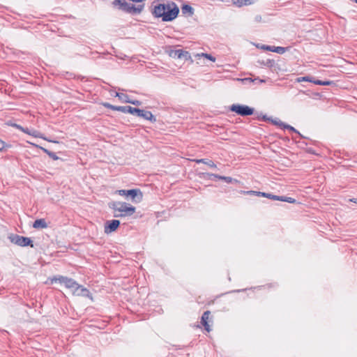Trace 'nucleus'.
<instances>
[{"label":"nucleus","instance_id":"f8f14e48","mask_svg":"<svg viewBox=\"0 0 357 357\" xmlns=\"http://www.w3.org/2000/svg\"><path fill=\"white\" fill-rule=\"evenodd\" d=\"M33 227L35 229H45L47 227V224L45 219H37L34 221Z\"/></svg>","mask_w":357,"mask_h":357},{"label":"nucleus","instance_id":"0eeeda50","mask_svg":"<svg viewBox=\"0 0 357 357\" xmlns=\"http://www.w3.org/2000/svg\"><path fill=\"white\" fill-rule=\"evenodd\" d=\"M144 8V6L139 5L137 6H135L133 4L128 3L126 2L123 5V8H121V10L125 11L128 13L131 14H139Z\"/></svg>","mask_w":357,"mask_h":357},{"label":"nucleus","instance_id":"c9c22d12","mask_svg":"<svg viewBox=\"0 0 357 357\" xmlns=\"http://www.w3.org/2000/svg\"><path fill=\"white\" fill-rule=\"evenodd\" d=\"M241 80L245 84L252 83L253 82V80L251 78H245V79H242Z\"/></svg>","mask_w":357,"mask_h":357},{"label":"nucleus","instance_id":"6ab92c4d","mask_svg":"<svg viewBox=\"0 0 357 357\" xmlns=\"http://www.w3.org/2000/svg\"><path fill=\"white\" fill-rule=\"evenodd\" d=\"M114 96L119 98L122 102H130V98L127 94L116 92Z\"/></svg>","mask_w":357,"mask_h":357},{"label":"nucleus","instance_id":"c03bdc74","mask_svg":"<svg viewBox=\"0 0 357 357\" xmlns=\"http://www.w3.org/2000/svg\"><path fill=\"white\" fill-rule=\"evenodd\" d=\"M350 201L357 204V199H356V198L351 199Z\"/></svg>","mask_w":357,"mask_h":357},{"label":"nucleus","instance_id":"2f4dec72","mask_svg":"<svg viewBox=\"0 0 357 357\" xmlns=\"http://www.w3.org/2000/svg\"><path fill=\"white\" fill-rule=\"evenodd\" d=\"M206 176L208 179H213V178L219 179V176H220V175L215 174H209V173H207Z\"/></svg>","mask_w":357,"mask_h":357},{"label":"nucleus","instance_id":"79ce46f5","mask_svg":"<svg viewBox=\"0 0 357 357\" xmlns=\"http://www.w3.org/2000/svg\"><path fill=\"white\" fill-rule=\"evenodd\" d=\"M36 133H37V131H36V130H32V131H31V134H29V135H32V136H35V137H36V136H37V134H36Z\"/></svg>","mask_w":357,"mask_h":357},{"label":"nucleus","instance_id":"6e6552de","mask_svg":"<svg viewBox=\"0 0 357 357\" xmlns=\"http://www.w3.org/2000/svg\"><path fill=\"white\" fill-rule=\"evenodd\" d=\"M266 197L270 199L278 200V201H281V202H288L290 204L296 203V200L295 199H294L292 197H286V196H278V195H273L271 193H267Z\"/></svg>","mask_w":357,"mask_h":357},{"label":"nucleus","instance_id":"7c9ffc66","mask_svg":"<svg viewBox=\"0 0 357 357\" xmlns=\"http://www.w3.org/2000/svg\"><path fill=\"white\" fill-rule=\"evenodd\" d=\"M219 179L223 180V181H226L227 183H231L232 181V178L229 177V176H220Z\"/></svg>","mask_w":357,"mask_h":357},{"label":"nucleus","instance_id":"412c9836","mask_svg":"<svg viewBox=\"0 0 357 357\" xmlns=\"http://www.w3.org/2000/svg\"><path fill=\"white\" fill-rule=\"evenodd\" d=\"M123 113H130L131 112V106H117L116 110Z\"/></svg>","mask_w":357,"mask_h":357},{"label":"nucleus","instance_id":"473e14b6","mask_svg":"<svg viewBox=\"0 0 357 357\" xmlns=\"http://www.w3.org/2000/svg\"><path fill=\"white\" fill-rule=\"evenodd\" d=\"M129 103H131V104H132L134 105H137V106H139L142 104V102L139 100H131L130 98Z\"/></svg>","mask_w":357,"mask_h":357},{"label":"nucleus","instance_id":"a878e982","mask_svg":"<svg viewBox=\"0 0 357 357\" xmlns=\"http://www.w3.org/2000/svg\"><path fill=\"white\" fill-rule=\"evenodd\" d=\"M197 56H204L208 59H209L210 61H215V58L214 56H213L211 54H206V53H202V54H197Z\"/></svg>","mask_w":357,"mask_h":357},{"label":"nucleus","instance_id":"58836bf2","mask_svg":"<svg viewBox=\"0 0 357 357\" xmlns=\"http://www.w3.org/2000/svg\"><path fill=\"white\" fill-rule=\"evenodd\" d=\"M22 131L29 135L31 134V131L27 128H23V130H22Z\"/></svg>","mask_w":357,"mask_h":357},{"label":"nucleus","instance_id":"37998d69","mask_svg":"<svg viewBox=\"0 0 357 357\" xmlns=\"http://www.w3.org/2000/svg\"><path fill=\"white\" fill-rule=\"evenodd\" d=\"M262 119H263L264 121H270V119H269V118H267L266 115L263 116Z\"/></svg>","mask_w":357,"mask_h":357},{"label":"nucleus","instance_id":"20e7f679","mask_svg":"<svg viewBox=\"0 0 357 357\" xmlns=\"http://www.w3.org/2000/svg\"><path fill=\"white\" fill-rule=\"evenodd\" d=\"M230 110L242 116L252 115L254 113V109L244 105L234 104L231 106Z\"/></svg>","mask_w":357,"mask_h":357},{"label":"nucleus","instance_id":"e433bc0d","mask_svg":"<svg viewBox=\"0 0 357 357\" xmlns=\"http://www.w3.org/2000/svg\"><path fill=\"white\" fill-rule=\"evenodd\" d=\"M262 20L261 16L259 15H257L255 17V21L256 22H261Z\"/></svg>","mask_w":357,"mask_h":357},{"label":"nucleus","instance_id":"c85d7f7f","mask_svg":"<svg viewBox=\"0 0 357 357\" xmlns=\"http://www.w3.org/2000/svg\"><path fill=\"white\" fill-rule=\"evenodd\" d=\"M102 106L105 107V108H108V109H111L112 110H116V107L117 106H115V105H113L109 102H103L102 104Z\"/></svg>","mask_w":357,"mask_h":357},{"label":"nucleus","instance_id":"393cba45","mask_svg":"<svg viewBox=\"0 0 357 357\" xmlns=\"http://www.w3.org/2000/svg\"><path fill=\"white\" fill-rule=\"evenodd\" d=\"M126 2V1L125 0H114L112 3L114 6H119V9L121 10L123 5Z\"/></svg>","mask_w":357,"mask_h":357},{"label":"nucleus","instance_id":"f3484780","mask_svg":"<svg viewBox=\"0 0 357 357\" xmlns=\"http://www.w3.org/2000/svg\"><path fill=\"white\" fill-rule=\"evenodd\" d=\"M182 13L184 15H188L189 16H192L194 14V8L188 4H185L181 8Z\"/></svg>","mask_w":357,"mask_h":357},{"label":"nucleus","instance_id":"4be33fe9","mask_svg":"<svg viewBox=\"0 0 357 357\" xmlns=\"http://www.w3.org/2000/svg\"><path fill=\"white\" fill-rule=\"evenodd\" d=\"M289 47H275L273 49V52L282 54L289 49Z\"/></svg>","mask_w":357,"mask_h":357},{"label":"nucleus","instance_id":"4468645a","mask_svg":"<svg viewBox=\"0 0 357 357\" xmlns=\"http://www.w3.org/2000/svg\"><path fill=\"white\" fill-rule=\"evenodd\" d=\"M183 55L188 56V52L183 50H173L170 52V56L173 58L182 59Z\"/></svg>","mask_w":357,"mask_h":357},{"label":"nucleus","instance_id":"cd10ccee","mask_svg":"<svg viewBox=\"0 0 357 357\" xmlns=\"http://www.w3.org/2000/svg\"><path fill=\"white\" fill-rule=\"evenodd\" d=\"M247 193L248 194H250V195H257L258 196H261V197H266V192H257V191H248L247 192Z\"/></svg>","mask_w":357,"mask_h":357},{"label":"nucleus","instance_id":"f257e3e1","mask_svg":"<svg viewBox=\"0 0 357 357\" xmlns=\"http://www.w3.org/2000/svg\"><path fill=\"white\" fill-rule=\"evenodd\" d=\"M152 15L157 18H162L163 22H172L178 15L179 8L173 1H167L166 3L155 2L152 5Z\"/></svg>","mask_w":357,"mask_h":357},{"label":"nucleus","instance_id":"7ed1b4c3","mask_svg":"<svg viewBox=\"0 0 357 357\" xmlns=\"http://www.w3.org/2000/svg\"><path fill=\"white\" fill-rule=\"evenodd\" d=\"M116 193L120 196L130 197L134 203H139L143 198V194L139 189L118 190Z\"/></svg>","mask_w":357,"mask_h":357},{"label":"nucleus","instance_id":"aec40b11","mask_svg":"<svg viewBox=\"0 0 357 357\" xmlns=\"http://www.w3.org/2000/svg\"><path fill=\"white\" fill-rule=\"evenodd\" d=\"M40 149L43 151V152L47 153L54 160H57L59 159V157L56 155L55 153L52 152V151H49L48 149L43 148V147H40Z\"/></svg>","mask_w":357,"mask_h":357},{"label":"nucleus","instance_id":"9d476101","mask_svg":"<svg viewBox=\"0 0 357 357\" xmlns=\"http://www.w3.org/2000/svg\"><path fill=\"white\" fill-rule=\"evenodd\" d=\"M63 284L66 288L70 289L73 294H74L76 290L80 288L79 284L77 283L76 281L69 278H66V279H64Z\"/></svg>","mask_w":357,"mask_h":357},{"label":"nucleus","instance_id":"f704fd0d","mask_svg":"<svg viewBox=\"0 0 357 357\" xmlns=\"http://www.w3.org/2000/svg\"><path fill=\"white\" fill-rule=\"evenodd\" d=\"M271 121L273 122V123L274 125H278L280 127H282V126L280 125V123H282V122L281 121H280L279 119H276L275 120H271Z\"/></svg>","mask_w":357,"mask_h":357},{"label":"nucleus","instance_id":"ea45409f","mask_svg":"<svg viewBox=\"0 0 357 357\" xmlns=\"http://www.w3.org/2000/svg\"><path fill=\"white\" fill-rule=\"evenodd\" d=\"M5 146V143L0 139V151H2Z\"/></svg>","mask_w":357,"mask_h":357},{"label":"nucleus","instance_id":"5701e85b","mask_svg":"<svg viewBox=\"0 0 357 357\" xmlns=\"http://www.w3.org/2000/svg\"><path fill=\"white\" fill-rule=\"evenodd\" d=\"M280 125L282 126V127L285 129H288L292 132H294L297 133L298 135H301L300 132L296 130L294 127L291 126L290 125L284 124V123H280Z\"/></svg>","mask_w":357,"mask_h":357},{"label":"nucleus","instance_id":"ddd939ff","mask_svg":"<svg viewBox=\"0 0 357 357\" xmlns=\"http://www.w3.org/2000/svg\"><path fill=\"white\" fill-rule=\"evenodd\" d=\"M79 287L80 288H79L77 290H76L73 294H75L76 296L91 297V294L87 289L84 288L82 285H79Z\"/></svg>","mask_w":357,"mask_h":357},{"label":"nucleus","instance_id":"c756f323","mask_svg":"<svg viewBox=\"0 0 357 357\" xmlns=\"http://www.w3.org/2000/svg\"><path fill=\"white\" fill-rule=\"evenodd\" d=\"M261 49L273 52L274 46L263 45L261 47Z\"/></svg>","mask_w":357,"mask_h":357},{"label":"nucleus","instance_id":"dca6fc26","mask_svg":"<svg viewBox=\"0 0 357 357\" xmlns=\"http://www.w3.org/2000/svg\"><path fill=\"white\" fill-rule=\"evenodd\" d=\"M231 1L233 4L238 7L250 5L254 3V0H231Z\"/></svg>","mask_w":357,"mask_h":357},{"label":"nucleus","instance_id":"bb28decb","mask_svg":"<svg viewBox=\"0 0 357 357\" xmlns=\"http://www.w3.org/2000/svg\"><path fill=\"white\" fill-rule=\"evenodd\" d=\"M313 83H314L317 85L327 86V85H329L331 84V82H328V81H321V80L317 79V80H313Z\"/></svg>","mask_w":357,"mask_h":357},{"label":"nucleus","instance_id":"f03ea898","mask_svg":"<svg viewBox=\"0 0 357 357\" xmlns=\"http://www.w3.org/2000/svg\"><path fill=\"white\" fill-rule=\"evenodd\" d=\"M109 208L114 211L116 218L130 216L136 211V208L126 202H113L109 204Z\"/></svg>","mask_w":357,"mask_h":357},{"label":"nucleus","instance_id":"a19ab883","mask_svg":"<svg viewBox=\"0 0 357 357\" xmlns=\"http://www.w3.org/2000/svg\"><path fill=\"white\" fill-rule=\"evenodd\" d=\"M182 59H184L185 60H188V59H190V55L189 52H188V56L183 55Z\"/></svg>","mask_w":357,"mask_h":357},{"label":"nucleus","instance_id":"1a4fd4ad","mask_svg":"<svg viewBox=\"0 0 357 357\" xmlns=\"http://www.w3.org/2000/svg\"><path fill=\"white\" fill-rule=\"evenodd\" d=\"M120 225V221L118 220H112L107 221L105 226V232L109 234L114 231Z\"/></svg>","mask_w":357,"mask_h":357},{"label":"nucleus","instance_id":"2eb2a0df","mask_svg":"<svg viewBox=\"0 0 357 357\" xmlns=\"http://www.w3.org/2000/svg\"><path fill=\"white\" fill-rule=\"evenodd\" d=\"M257 63L264 66H266L268 68H273L275 66V62L273 59H266V60H258Z\"/></svg>","mask_w":357,"mask_h":357},{"label":"nucleus","instance_id":"a211bd4d","mask_svg":"<svg viewBox=\"0 0 357 357\" xmlns=\"http://www.w3.org/2000/svg\"><path fill=\"white\" fill-rule=\"evenodd\" d=\"M194 161L196 163H204L208 165L211 167L216 168V165L211 160L203 158V159H195Z\"/></svg>","mask_w":357,"mask_h":357},{"label":"nucleus","instance_id":"b1692460","mask_svg":"<svg viewBox=\"0 0 357 357\" xmlns=\"http://www.w3.org/2000/svg\"><path fill=\"white\" fill-rule=\"evenodd\" d=\"M67 277H65V276H58V277H54V278L52 279V282H59V283L61 284H63L64 283V279H66Z\"/></svg>","mask_w":357,"mask_h":357},{"label":"nucleus","instance_id":"4c0bfd02","mask_svg":"<svg viewBox=\"0 0 357 357\" xmlns=\"http://www.w3.org/2000/svg\"><path fill=\"white\" fill-rule=\"evenodd\" d=\"M13 126L16 128L17 129L21 130V131H22V130H23V127L22 126H21L20 125L16 124V123H14L13 125Z\"/></svg>","mask_w":357,"mask_h":357},{"label":"nucleus","instance_id":"423d86ee","mask_svg":"<svg viewBox=\"0 0 357 357\" xmlns=\"http://www.w3.org/2000/svg\"><path fill=\"white\" fill-rule=\"evenodd\" d=\"M130 114L136 115L139 117H142L146 120L150 121L151 122H155L156 121L155 117L149 111H145L131 107V112H130Z\"/></svg>","mask_w":357,"mask_h":357},{"label":"nucleus","instance_id":"72a5a7b5","mask_svg":"<svg viewBox=\"0 0 357 357\" xmlns=\"http://www.w3.org/2000/svg\"><path fill=\"white\" fill-rule=\"evenodd\" d=\"M298 81L299 82L300 81H307V82H313V80H312L310 77H303L298 78Z\"/></svg>","mask_w":357,"mask_h":357},{"label":"nucleus","instance_id":"39448f33","mask_svg":"<svg viewBox=\"0 0 357 357\" xmlns=\"http://www.w3.org/2000/svg\"><path fill=\"white\" fill-rule=\"evenodd\" d=\"M10 238L13 243L19 246L25 247L29 245L31 248L33 247V241L29 237H24L15 234L11 236Z\"/></svg>","mask_w":357,"mask_h":357},{"label":"nucleus","instance_id":"9b49d317","mask_svg":"<svg viewBox=\"0 0 357 357\" xmlns=\"http://www.w3.org/2000/svg\"><path fill=\"white\" fill-rule=\"evenodd\" d=\"M210 314H211V312L208 310L204 312L202 316V320H201L202 324L204 326L205 330L208 332L211 331V328L208 323V320L209 319Z\"/></svg>","mask_w":357,"mask_h":357}]
</instances>
